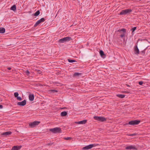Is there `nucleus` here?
I'll use <instances>...</instances> for the list:
<instances>
[{
    "label": "nucleus",
    "mask_w": 150,
    "mask_h": 150,
    "mask_svg": "<svg viewBox=\"0 0 150 150\" xmlns=\"http://www.w3.org/2000/svg\"><path fill=\"white\" fill-rule=\"evenodd\" d=\"M118 32H119V33L120 34V36L121 38L125 37V34L126 33V29L125 28H122L115 32L116 33H117Z\"/></svg>",
    "instance_id": "nucleus-1"
},
{
    "label": "nucleus",
    "mask_w": 150,
    "mask_h": 150,
    "mask_svg": "<svg viewBox=\"0 0 150 150\" xmlns=\"http://www.w3.org/2000/svg\"><path fill=\"white\" fill-rule=\"evenodd\" d=\"M49 131L54 133H59L62 132L61 129L58 127L50 129H49Z\"/></svg>",
    "instance_id": "nucleus-2"
},
{
    "label": "nucleus",
    "mask_w": 150,
    "mask_h": 150,
    "mask_svg": "<svg viewBox=\"0 0 150 150\" xmlns=\"http://www.w3.org/2000/svg\"><path fill=\"white\" fill-rule=\"evenodd\" d=\"M132 10L131 9H127L125 10H123L121 11L120 12L119 15H125L126 14H129L132 12Z\"/></svg>",
    "instance_id": "nucleus-3"
},
{
    "label": "nucleus",
    "mask_w": 150,
    "mask_h": 150,
    "mask_svg": "<svg viewBox=\"0 0 150 150\" xmlns=\"http://www.w3.org/2000/svg\"><path fill=\"white\" fill-rule=\"evenodd\" d=\"M141 122L139 120H135L129 122L128 123H126L125 125H129L133 126L139 124Z\"/></svg>",
    "instance_id": "nucleus-4"
},
{
    "label": "nucleus",
    "mask_w": 150,
    "mask_h": 150,
    "mask_svg": "<svg viewBox=\"0 0 150 150\" xmlns=\"http://www.w3.org/2000/svg\"><path fill=\"white\" fill-rule=\"evenodd\" d=\"M93 118L96 120L100 122H104L106 120V119L103 117L95 116Z\"/></svg>",
    "instance_id": "nucleus-5"
},
{
    "label": "nucleus",
    "mask_w": 150,
    "mask_h": 150,
    "mask_svg": "<svg viewBox=\"0 0 150 150\" xmlns=\"http://www.w3.org/2000/svg\"><path fill=\"white\" fill-rule=\"evenodd\" d=\"M98 144H91L86 146L84 147L82 149L83 150H88L92 148L93 147L96 146H97L98 145Z\"/></svg>",
    "instance_id": "nucleus-6"
},
{
    "label": "nucleus",
    "mask_w": 150,
    "mask_h": 150,
    "mask_svg": "<svg viewBox=\"0 0 150 150\" xmlns=\"http://www.w3.org/2000/svg\"><path fill=\"white\" fill-rule=\"evenodd\" d=\"M40 123V122L37 121H35L29 123V125L31 128H33L36 125H38Z\"/></svg>",
    "instance_id": "nucleus-7"
},
{
    "label": "nucleus",
    "mask_w": 150,
    "mask_h": 150,
    "mask_svg": "<svg viewBox=\"0 0 150 150\" xmlns=\"http://www.w3.org/2000/svg\"><path fill=\"white\" fill-rule=\"evenodd\" d=\"M127 150H137V148L135 146L133 145H130L127 146L125 148Z\"/></svg>",
    "instance_id": "nucleus-8"
},
{
    "label": "nucleus",
    "mask_w": 150,
    "mask_h": 150,
    "mask_svg": "<svg viewBox=\"0 0 150 150\" xmlns=\"http://www.w3.org/2000/svg\"><path fill=\"white\" fill-rule=\"evenodd\" d=\"M45 18H41L40 20L38 21L34 25V27H36L37 26V25L41 23L42 22H44L45 21Z\"/></svg>",
    "instance_id": "nucleus-9"
},
{
    "label": "nucleus",
    "mask_w": 150,
    "mask_h": 150,
    "mask_svg": "<svg viewBox=\"0 0 150 150\" xmlns=\"http://www.w3.org/2000/svg\"><path fill=\"white\" fill-rule=\"evenodd\" d=\"M71 38H62L59 40V42L60 43H63L66 41H68L71 40Z\"/></svg>",
    "instance_id": "nucleus-10"
},
{
    "label": "nucleus",
    "mask_w": 150,
    "mask_h": 150,
    "mask_svg": "<svg viewBox=\"0 0 150 150\" xmlns=\"http://www.w3.org/2000/svg\"><path fill=\"white\" fill-rule=\"evenodd\" d=\"M18 93L17 92L14 93V97L16 98L18 100L21 101L22 100V99L21 97L18 96Z\"/></svg>",
    "instance_id": "nucleus-11"
},
{
    "label": "nucleus",
    "mask_w": 150,
    "mask_h": 150,
    "mask_svg": "<svg viewBox=\"0 0 150 150\" xmlns=\"http://www.w3.org/2000/svg\"><path fill=\"white\" fill-rule=\"evenodd\" d=\"M26 101L25 100L21 102H18L17 103V105H18L21 106H23L26 105Z\"/></svg>",
    "instance_id": "nucleus-12"
},
{
    "label": "nucleus",
    "mask_w": 150,
    "mask_h": 150,
    "mask_svg": "<svg viewBox=\"0 0 150 150\" xmlns=\"http://www.w3.org/2000/svg\"><path fill=\"white\" fill-rule=\"evenodd\" d=\"M87 122V120H83L82 121L76 122L75 123L78 124H82L83 125L85 124Z\"/></svg>",
    "instance_id": "nucleus-13"
},
{
    "label": "nucleus",
    "mask_w": 150,
    "mask_h": 150,
    "mask_svg": "<svg viewBox=\"0 0 150 150\" xmlns=\"http://www.w3.org/2000/svg\"><path fill=\"white\" fill-rule=\"evenodd\" d=\"M12 132L11 131H8L4 132L2 133L1 134L2 135H4L6 136L10 135L11 134Z\"/></svg>",
    "instance_id": "nucleus-14"
},
{
    "label": "nucleus",
    "mask_w": 150,
    "mask_h": 150,
    "mask_svg": "<svg viewBox=\"0 0 150 150\" xmlns=\"http://www.w3.org/2000/svg\"><path fill=\"white\" fill-rule=\"evenodd\" d=\"M22 146H14L12 149V150H19L21 148Z\"/></svg>",
    "instance_id": "nucleus-15"
},
{
    "label": "nucleus",
    "mask_w": 150,
    "mask_h": 150,
    "mask_svg": "<svg viewBox=\"0 0 150 150\" xmlns=\"http://www.w3.org/2000/svg\"><path fill=\"white\" fill-rule=\"evenodd\" d=\"M134 53L136 54H139V50L137 46L134 47Z\"/></svg>",
    "instance_id": "nucleus-16"
},
{
    "label": "nucleus",
    "mask_w": 150,
    "mask_h": 150,
    "mask_svg": "<svg viewBox=\"0 0 150 150\" xmlns=\"http://www.w3.org/2000/svg\"><path fill=\"white\" fill-rule=\"evenodd\" d=\"M34 96L33 94H29V99L30 101H33L34 100Z\"/></svg>",
    "instance_id": "nucleus-17"
},
{
    "label": "nucleus",
    "mask_w": 150,
    "mask_h": 150,
    "mask_svg": "<svg viewBox=\"0 0 150 150\" xmlns=\"http://www.w3.org/2000/svg\"><path fill=\"white\" fill-rule=\"evenodd\" d=\"M10 9L11 10H12L13 11H15L16 10V5H13V6H12L10 8Z\"/></svg>",
    "instance_id": "nucleus-18"
},
{
    "label": "nucleus",
    "mask_w": 150,
    "mask_h": 150,
    "mask_svg": "<svg viewBox=\"0 0 150 150\" xmlns=\"http://www.w3.org/2000/svg\"><path fill=\"white\" fill-rule=\"evenodd\" d=\"M125 96V95L120 94H118L117 95V97L121 98H124Z\"/></svg>",
    "instance_id": "nucleus-19"
},
{
    "label": "nucleus",
    "mask_w": 150,
    "mask_h": 150,
    "mask_svg": "<svg viewBox=\"0 0 150 150\" xmlns=\"http://www.w3.org/2000/svg\"><path fill=\"white\" fill-rule=\"evenodd\" d=\"M67 114V112L66 111H63L61 113V115L62 116H66Z\"/></svg>",
    "instance_id": "nucleus-20"
},
{
    "label": "nucleus",
    "mask_w": 150,
    "mask_h": 150,
    "mask_svg": "<svg viewBox=\"0 0 150 150\" xmlns=\"http://www.w3.org/2000/svg\"><path fill=\"white\" fill-rule=\"evenodd\" d=\"M5 31V29L4 28H0V33H4Z\"/></svg>",
    "instance_id": "nucleus-21"
},
{
    "label": "nucleus",
    "mask_w": 150,
    "mask_h": 150,
    "mask_svg": "<svg viewBox=\"0 0 150 150\" xmlns=\"http://www.w3.org/2000/svg\"><path fill=\"white\" fill-rule=\"evenodd\" d=\"M137 28V27H135L132 28L131 29V30L132 32V35H133L134 34V32L135 31V30H136Z\"/></svg>",
    "instance_id": "nucleus-22"
},
{
    "label": "nucleus",
    "mask_w": 150,
    "mask_h": 150,
    "mask_svg": "<svg viewBox=\"0 0 150 150\" xmlns=\"http://www.w3.org/2000/svg\"><path fill=\"white\" fill-rule=\"evenodd\" d=\"M40 13V11L39 10H38L33 14V15L34 16H37L39 15Z\"/></svg>",
    "instance_id": "nucleus-23"
},
{
    "label": "nucleus",
    "mask_w": 150,
    "mask_h": 150,
    "mask_svg": "<svg viewBox=\"0 0 150 150\" xmlns=\"http://www.w3.org/2000/svg\"><path fill=\"white\" fill-rule=\"evenodd\" d=\"M100 54V56L101 57H103V56L105 55V54L104 53V52L102 50H100L99 52Z\"/></svg>",
    "instance_id": "nucleus-24"
},
{
    "label": "nucleus",
    "mask_w": 150,
    "mask_h": 150,
    "mask_svg": "<svg viewBox=\"0 0 150 150\" xmlns=\"http://www.w3.org/2000/svg\"><path fill=\"white\" fill-rule=\"evenodd\" d=\"M50 93H55L57 92V91L56 90L53 89V90H50Z\"/></svg>",
    "instance_id": "nucleus-25"
},
{
    "label": "nucleus",
    "mask_w": 150,
    "mask_h": 150,
    "mask_svg": "<svg viewBox=\"0 0 150 150\" xmlns=\"http://www.w3.org/2000/svg\"><path fill=\"white\" fill-rule=\"evenodd\" d=\"M81 74V73H78V72H76V73H75L74 75H73V76H79V75H80Z\"/></svg>",
    "instance_id": "nucleus-26"
},
{
    "label": "nucleus",
    "mask_w": 150,
    "mask_h": 150,
    "mask_svg": "<svg viewBox=\"0 0 150 150\" xmlns=\"http://www.w3.org/2000/svg\"><path fill=\"white\" fill-rule=\"evenodd\" d=\"M68 61L69 62H76V61L75 60H71V59H68Z\"/></svg>",
    "instance_id": "nucleus-27"
},
{
    "label": "nucleus",
    "mask_w": 150,
    "mask_h": 150,
    "mask_svg": "<svg viewBox=\"0 0 150 150\" xmlns=\"http://www.w3.org/2000/svg\"><path fill=\"white\" fill-rule=\"evenodd\" d=\"M136 134H136V133H134V134H129V136H134L136 135Z\"/></svg>",
    "instance_id": "nucleus-28"
},
{
    "label": "nucleus",
    "mask_w": 150,
    "mask_h": 150,
    "mask_svg": "<svg viewBox=\"0 0 150 150\" xmlns=\"http://www.w3.org/2000/svg\"><path fill=\"white\" fill-rule=\"evenodd\" d=\"M25 73H26V74H27V75H28L30 73V72L28 71V70H26V71H25Z\"/></svg>",
    "instance_id": "nucleus-29"
},
{
    "label": "nucleus",
    "mask_w": 150,
    "mask_h": 150,
    "mask_svg": "<svg viewBox=\"0 0 150 150\" xmlns=\"http://www.w3.org/2000/svg\"><path fill=\"white\" fill-rule=\"evenodd\" d=\"M143 83V82L142 81H139V85H141Z\"/></svg>",
    "instance_id": "nucleus-30"
},
{
    "label": "nucleus",
    "mask_w": 150,
    "mask_h": 150,
    "mask_svg": "<svg viewBox=\"0 0 150 150\" xmlns=\"http://www.w3.org/2000/svg\"><path fill=\"white\" fill-rule=\"evenodd\" d=\"M71 139V138L70 137H67V138H65V139L66 140H69V139Z\"/></svg>",
    "instance_id": "nucleus-31"
},
{
    "label": "nucleus",
    "mask_w": 150,
    "mask_h": 150,
    "mask_svg": "<svg viewBox=\"0 0 150 150\" xmlns=\"http://www.w3.org/2000/svg\"><path fill=\"white\" fill-rule=\"evenodd\" d=\"M3 108V105H0V109L2 108Z\"/></svg>",
    "instance_id": "nucleus-32"
},
{
    "label": "nucleus",
    "mask_w": 150,
    "mask_h": 150,
    "mask_svg": "<svg viewBox=\"0 0 150 150\" xmlns=\"http://www.w3.org/2000/svg\"><path fill=\"white\" fill-rule=\"evenodd\" d=\"M124 92L127 93H129V92H128L127 91H125Z\"/></svg>",
    "instance_id": "nucleus-33"
},
{
    "label": "nucleus",
    "mask_w": 150,
    "mask_h": 150,
    "mask_svg": "<svg viewBox=\"0 0 150 150\" xmlns=\"http://www.w3.org/2000/svg\"><path fill=\"white\" fill-rule=\"evenodd\" d=\"M8 70H11V67H8Z\"/></svg>",
    "instance_id": "nucleus-34"
},
{
    "label": "nucleus",
    "mask_w": 150,
    "mask_h": 150,
    "mask_svg": "<svg viewBox=\"0 0 150 150\" xmlns=\"http://www.w3.org/2000/svg\"><path fill=\"white\" fill-rule=\"evenodd\" d=\"M65 38H70V37L68 36V37H66Z\"/></svg>",
    "instance_id": "nucleus-35"
},
{
    "label": "nucleus",
    "mask_w": 150,
    "mask_h": 150,
    "mask_svg": "<svg viewBox=\"0 0 150 150\" xmlns=\"http://www.w3.org/2000/svg\"><path fill=\"white\" fill-rule=\"evenodd\" d=\"M127 85V86H129L128 85Z\"/></svg>",
    "instance_id": "nucleus-36"
},
{
    "label": "nucleus",
    "mask_w": 150,
    "mask_h": 150,
    "mask_svg": "<svg viewBox=\"0 0 150 150\" xmlns=\"http://www.w3.org/2000/svg\"><path fill=\"white\" fill-rule=\"evenodd\" d=\"M123 38V40H125V38Z\"/></svg>",
    "instance_id": "nucleus-37"
},
{
    "label": "nucleus",
    "mask_w": 150,
    "mask_h": 150,
    "mask_svg": "<svg viewBox=\"0 0 150 150\" xmlns=\"http://www.w3.org/2000/svg\"><path fill=\"white\" fill-rule=\"evenodd\" d=\"M40 71V72H39V73H40V71Z\"/></svg>",
    "instance_id": "nucleus-38"
}]
</instances>
